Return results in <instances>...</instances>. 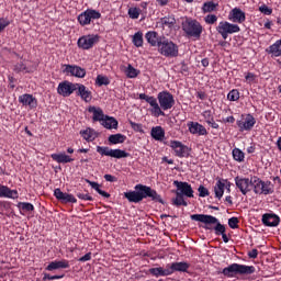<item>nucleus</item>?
Here are the masks:
<instances>
[{
    "instance_id": "a19ab883",
    "label": "nucleus",
    "mask_w": 281,
    "mask_h": 281,
    "mask_svg": "<svg viewBox=\"0 0 281 281\" xmlns=\"http://www.w3.org/2000/svg\"><path fill=\"white\" fill-rule=\"evenodd\" d=\"M133 44L135 47H142L144 45V34L142 32H137L133 35Z\"/></svg>"
},
{
    "instance_id": "69168bd1",
    "label": "nucleus",
    "mask_w": 281,
    "mask_h": 281,
    "mask_svg": "<svg viewBox=\"0 0 281 281\" xmlns=\"http://www.w3.org/2000/svg\"><path fill=\"white\" fill-rule=\"evenodd\" d=\"M249 258H258V249H252L249 254H248Z\"/></svg>"
},
{
    "instance_id": "473e14b6",
    "label": "nucleus",
    "mask_w": 281,
    "mask_h": 281,
    "mask_svg": "<svg viewBox=\"0 0 281 281\" xmlns=\"http://www.w3.org/2000/svg\"><path fill=\"white\" fill-rule=\"evenodd\" d=\"M250 186L254 188L255 194H262V180L260 178H251Z\"/></svg>"
},
{
    "instance_id": "412c9836",
    "label": "nucleus",
    "mask_w": 281,
    "mask_h": 281,
    "mask_svg": "<svg viewBox=\"0 0 281 281\" xmlns=\"http://www.w3.org/2000/svg\"><path fill=\"white\" fill-rule=\"evenodd\" d=\"M19 102L23 104L24 106H30V109H36L38 105L36 98H34L32 94H23L19 97Z\"/></svg>"
},
{
    "instance_id": "a18cd8bd",
    "label": "nucleus",
    "mask_w": 281,
    "mask_h": 281,
    "mask_svg": "<svg viewBox=\"0 0 281 281\" xmlns=\"http://www.w3.org/2000/svg\"><path fill=\"white\" fill-rule=\"evenodd\" d=\"M160 23L167 25V27H172L177 23V20H175V16H165L160 20Z\"/></svg>"
},
{
    "instance_id": "680f3d73",
    "label": "nucleus",
    "mask_w": 281,
    "mask_h": 281,
    "mask_svg": "<svg viewBox=\"0 0 281 281\" xmlns=\"http://www.w3.org/2000/svg\"><path fill=\"white\" fill-rule=\"evenodd\" d=\"M14 71H25V65L23 63L16 64L14 66Z\"/></svg>"
},
{
    "instance_id": "9d476101",
    "label": "nucleus",
    "mask_w": 281,
    "mask_h": 281,
    "mask_svg": "<svg viewBox=\"0 0 281 281\" xmlns=\"http://www.w3.org/2000/svg\"><path fill=\"white\" fill-rule=\"evenodd\" d=\"M98 41H100V36L98 35H85L78 40L77 45L81 49H91Z\"/></svg>"
},
{
    "instance_id": "9b49d317",
    "label": "nucleus",
    "mask_w": 281,
    "mask_h": 281,
    "mask_svg": "<svg viewBox=\"0 0 281 281\" xmlns=\"http://www.w3.org/2000/svg\"><path fill=\"white\" fill-rule=\"evenodd\" d=\"M78 87V83H71L69 81H64L59 83L57 88V92L59 95H63L64 98H69L74 91H76V88Z\"/></svg>"
},
{
    "instance_id": "e2e57ef3",
    "label": "nucleus",
    "mask_w": 281,
    "mask_h": 281,
    "mask_svg": "<svg viewBox=\"0 0 281 281\" xmlns=\"http://www.w3.org/2000/svg\"><path fill=\"white\" fill-rule=\"evenodd\" d=\"M91 260V252H87L85 256H82L80 259H79V262H87Z\"/></svg>"
},
{
    "instance_id": "4468645a",
    "label": "nucleus",
    "mask_w": 281,
    "mask_h": 281,
    "mask_svg": "<svg viewBox=\"0 0 281 281\" xmlns=\"http://www.w3.org/2000/svg\"><path fill=\"white\" fill-rule=\"evenodd\" d=\"M171 148H173L177 157H188L190 155L188 146L182 145L179 140L171 142Z\"/></svg>"
},
{
    "instance_id": "f03ea898",
    "label": "nucleus",
    "mask_w": 281,
    "mask_h": 281,
    "mask_svg": "<svg viewBox=\"0 0 281 281\" xmlns=\"http://www.w3.org/2000/svg\"><path fill=\"white\" fill-rule=\"evenodd\" d=\"M191 221H198V223H204V229H212V226L215 225L214 232L216 236H222L224 243H229V237L225 234V225L218 222V218L212 215L205 214H193L191 215Z\"/></svg>"
},
{
    "instance_id": "c85d7f7f",
    "label": "nucleus",
    "mask_w": 281,
    "mask_h": 281,
    "mask_svg": "<svg viewBox=\"0 0 281 281\" xmlns=\"http://www.w3.org/2000/svg\"><path fill=\"white\" fill-rule=\"evenodd\" d=\"M86 183H89V186L92 188V190H95V192H98V194H100L104 199H110L111 198L110 193H108L106 191H103L102 189H100V183L93 182V181H91L89 179H86Z\"/></svg>"
},
{
    "instance_id": "13d9d810",
    "label": "nucleus",
    "mask_w": 281,
    "mask_h": 281,
    "mask_svg": "<svg viewBox=\"0 0 281 281\" xmlns=\"http://www.w3.org/2000/svg\"><path fill=\"white\" fill-rule=\"evenodd\" d=\"M78 199H80L81 201H93V198L89 194H85V193H77Z\"/></svg>"
},
{
    "instance_id": "20e7f679",
    "label": "nucleus",
    "mask_w": 281,
    "mask_h": 281,
    "mask_svg": "<svg viewBox=\"0 0 281 281\" xmlns=\"http://www.w3.org/2000/svg\"><path fill=\"white\" fill-rule=\"evenodd\" d=\"M182 30L189 38H195V41H199L201 34H203V25H201L199 21L192 19H187L182 22Z\"/></svg>"
},
{
    "instance_id": "774afa93",
    "label": "nucleus",
    "mask_w": 281,
    "mask_h": 281,
    "mask_svg": "<svg viewBox=\"0 0 281 281\" xmlns=\"http://www.w3.org/2000/svg\"><path fill=\"white\" fill-rule=\"evenodd\" d=\"M158 5H168V0H156Z\"/></svg>"
},
{
    "instance_id": "f8f14e48",
    "label": "nucleus",
    "mask_w": 281,
    "mask_h": 281,
    "mask_svg": "<svg viewBox=\"0 0 281 281\" xmlns=\"http://www.w3.org/2000/svg\"><path fill=\"white\" fill-rule=\"evenodd\" d=\"M235 186L244 195L247 194V192H251V189H249L251 188V179L249 178L236 177Z\"/></svg>"
},
{
    "instance_id": "b1692460",
    "label": "nucleus",
    "mask_w": 281,
    "mask_h": 281,
    "mask_svg": "<svg viewBox=\"0 0 281 281\" xmlns=\"http://www.w3.org/2000/svg\"><path fill=\"white\" fill-rule=\"evenodd\" d=\"M190 133L192 135H207V130H205V126L196 123V122H191L188 124Z\"/></svg>"
},
{
    "instance_id": "a878e982",
    "label": "nucleus",
    "mask_w": 281,
    "mask_h": 281,
    "mask_svg": "<svg viewBox=\"0 0 281 281\" xmlns=\"http://www.w3.org/2000/svg\"><path fill=\"white\" fill-rule=\"evenodd\" d=\"M0 196H5L7 199H19V192H16V190H11L5 186H0Z\"/></svg>"
},
{
    "instance_id": "f257e3e1",
    "label": "nucleus",
    "mask_w": 281,
    "mask_h": 281,
    "mask_svg": "<svg viewBox=\"0 0 281 281\" xmlns=\"http://www.w3.org/2000/svg\"><path fill=\"white\" fill-rule=\"evenodd\" d=\"M124 196L130 203H142L144 199H150L155 203H161L162 205L165 203L164 199H161V195L157 193L156 190L144 184H136L134 191L125 192Z\"/></svg>"
},
{
    "instance_id": "1a4fd4ad",
    "label": "nucleus",
    "mask_w": 281,
    "mask_h": 281,
    "mask_svg": "<svg viewBox=\"0 0 281 281\" xmlns=\"http://www.w3.org/2000/svg\"><path fill=\"white\" fill-rule=\"evenodd\" d=\"M102 14L95 10H87L78 16L80 25H89L92 20L100 19Z\"/></svg>"
},
{
    "instance_id": "49530a36",
    "label": "nucleus",
    "mask_w": 281,
    "mask_h": 281,
    "mask_svg": "<svg viewBox=\"0 0 281 281\" xmlns=\"http://www.w3.org/2000/svg\"><path fill=\"white\" fill-rule=\"evenodd\" d=\"M233 158L235 161H244L245 160V153L243 150L235 148L233 149Z\"/></svg>"
},
{
    "instance_id": "4d7b16f0",
    "label": "nucleus",
    "mask_w": 281,
    "mask_h": 281,
    "mask_svg": "<svg viewBox=\"0 0 281 281\" xmlns=\"http://www.w3.org/2000/svg\"><path fill=\"white\" fill-rule=\"evenodd\" d=\"M259 12H261L262 14L269 15V14H272L273 10L267 7V4H263L259 8Z\"/></svg>"
},
{
    "instance_id": "864d4df0",
    "label": "nucleus",
    "mask_w": 281,
    "mask_h": 281,
    "mask_svg": "<svg viewBox=\"0 0 281 281\" xmlns=\"http://www.w3.org/2000/svg\"><path fill=\"white\" fill-rule=\"evenodd\" d=\"M198 192H199V196H202V198L210 196V191L207 190V188H204L203 186H200L198 188Z\"/></svg>"
},
{
    "instance_id": "5701e85b",
    "label": "nucleus",
    "mask_w": 281,
    "mask_h": 281,
    "mask_svg": "<svg viewBox=\"0 0 281 281\" xmlns=\"http://www.w3.org/2000/svg\"><path fill=\"white\" fill-rule=\"evenodd\" d=\"M76 91L77 95L81 97V100H85V102H91L93 97L91 95V91L87 90L85 85L77 83Z\"/></svg>"
},
{
    "instance_id": "09e8293b",
    "label": "nucleus",
    "mask_w": 281,
    "mask_h": 281,
    "mask_svg": "<svg viewBox=\"0 0 281 281\" xmlns=\"http://www.w3.org/2000/svg\"><path fill=\"white\" fill-rule=\"evenodd\" d=\"M204 21L209 25H214V23L218 21V16H216L215 14H209L204 18Z\"/></svg>"
},
{
    "instance_id": "2eb2a0df",
    "label": "nucleus",
    "mask_w": 281,
    "mask_h": 281,
    "mask_svg": "<svg viewBox=\"0 0 281 281\" xmlns=\"http://www.w3.org/2000/svg\"><path fill=\"white\" fill-rule=\"evenodd\" d=\"M65 72L75 76V78H85V76H87V70L85 68L74 65H66Z\"/></svg>"
},
{
    "instance_id": "dca6fc26",
    "label": "nucleus",
    "mask_w": 281,
    "mask_h": 281,
    "mask_svg": "<svg viewBox=\"0 0 281 281\" xmlns=\"http://www.w3.org/2000/svg\"><path fill=\"white\" fill-rule=\"evenodd\" d=\"M54 196L58 201H61V203H77L78 202V200L72 194L61 192L60 189H55Z\"/></svg>"
},
{
    "instance_id": "6e6552de",
    "label": "nucleus",
    "mask_w": 281,
    "mask_h": 281,
    "mask_svg": "<svg viewBox=\"0 0 281 281\" xmlns=\"http://www.w3.org/2000/svg\"><path fill=\"white\" fill-rule=\"evenodd\" d=\"M158 102L162 111H168L175 106V97L168 91H162L158 93Z\"/></svg>"
},
{
    "instance_id": "ea45409f",
    "label": "nucleus",
    "mask_w": 281,
    "mask_h": 281,
    "mask_svg": "<svg viewBox=\"0 0 281 281\" xmlns=\"http://www.w3.org/2000/svg\"><path fill=\"white\" fill-rule=\"evenodd\" d=\"M274 190H273V184L271 183V181H262L261 184V194H273Z\"/></svg>"
},
{
    "instance_id": "39448f33",
    "label": "nucleus",
    "mask_w": 281,
    "mask_h": 281,
    "mask_svg": "<svg viewBox=\"0 0 281 281\" xmlns=\"http://www.w3.org/2000/svg\"><path fill=\"white\" fill-rule=\"evenodd\" d=\"M158 49L162 56H167L169 58H176V56H179V46L173 44L172 41L166 40V37H162V42L160 43V46H158Z\"/></svg>"
},
{
    "instance_id": "393cba45",
    "label": "nucleus",
    "mask_w": 281,
    "mask_h": 281,
    "mask_svg": "<svg viewBox=\"0 0 281 281\" xmlns=\"http://www.w3.org/2000/svg\"><path fill=\"white\" fill-rule=\"evenodd\" d=\"M88 111L89 113H93V116H92L93 122H103V120L106 117L104 115V112L100 108L89 106Z\"/></svg>"
},
{
    "instance_id": "79ce46f5",
    "label": "nucleus",
    "mask_w": 281,
    "mask_h": 281,
    "mask_svg": "<svg viewBox=\"0 0 281 281\" xmlns=\"http://www.w3.org/2000/svg\"><path fill=\"white\" fill-rule=\"evenodd\" d=\"M125 74L127 78H137V76H139V70L135 69V67H133L132 65H128Z\"/></svg>"
},
{
    "instance_id": "37998d69",
    "label": "nucleus",
    "mask_w": 281,
    "mask_h": 281,
    "mask_svg": "<svg viewBox=\"0 0 281 281\" xmlns=\"http://www.w3.org/2000/svg\"><path fill=\"white\" fill-rule=\"evenodd\" d=\"M95 82L99 87H102V86L106 87V86L111 85V81L109 80V78L106 76H102V75H98Z\"/></svg>"
},
{
    "instance_id": "4c0bfd02",
    "label": "nucleus",
    "mask_w": 281,
    "mask_h": 281,
    "mask_svg": "<svg viewBox=\"0 0 281 281\" xmlns=\"http://www.w3.org/2000/svg\"><path fill=\"white\" fill-rule=\"evenodd\" d=\"M172 203L177 207H180V205L188 207V202L183 199V194L179 191L176 192V199L172 200Z\"/></svg>"
},
{
    "instance_id": "bb28decb",
    "label": "nucleus",
    "mask_w": 281,
    "mask_h": 281,
    "mask_svg": "<svg viewBox=\"0 0 281 281\" xmlns=\"http://www.w3.org/2000/svg\"><path fill=\"white\" fill-rule=\"evenodd\" d=\"M56 269H69V262L67 260L53 261L47 267V271H54Z\"/></svg>"
},
{
    "instance_id": "3c124183",
    "label": "nucleus",
    "mask_w": 281,
    "mask_h": 281,
    "mask_svg": "<svg viewBox=\"0 0 281 281\" xmlns=\"http://www.w3.org/2000/svg\"><path fill=\"white\" fill-rule=\"evenodd\" d=\"M130 19H139V9L137 8H130L128 9Z\"/></svg>"
},
{
    "instance_id": "8fccbe9b",
    "label": "nucleus",
    "mask_w": 281,
    "mask_h": 281,
    "mask_svg": "<svg viewBox=\"0 0 281 281\" xmlns=\"http://www.w3.org/2000/svg\"><path fill=\"white\" fill-rule=\"evenodd\" d=\"M20 207L24 212H34V205L32 203L22 202L20 203Z\"/></svg>"
},
{
    "instance_id": "72a5a7b5",
    "label": "nucleus",
    "mask_w": 281,
    "mask_h": 281,
    "mask_svg": "<svg viewBox=\"0 0 281 281\" xmlns=\"http://www.w3.org/2000/svg\"><path fill=\"white\" fill-rule=\"evenodd\" d=\"M166 135V132L161 126H156L151 128V137L156 139L157 142H161Z\"/></svg>"
},
{
    "instance_id": "0e129e2a",
    "label": "nucleus",
    "mask_w": 281,
    "mask_h": 281,
    "mask_svg": "<svg viewBox=\"0 0 281 281\" xmlns=\"http://www.w3.org/2000/svg\"><path fill=\"white\" fill-rule=\"evenodd\" d=\"M246 80H247L248 82H254V80H256V75H254L252 72H248V74L246 75Z\"/></svg>"
},
{
    "instance_id": "e433bc0d",
    "label": "nucleus",
    "mask_w": 281,
    "mask_h": 281,
    "mask_svg": "<svg viewBox=\"0 0 281 281\" xmlns=\"http://www.w3.org/2000/svg\"><path fill=\"white\" fill-rule=\"evenodd\" d=\"M108 140L110 144H124V142H126V136L123 134H112L109 136Z\"/></svg>"
},
{
    "instance_id": "f704fd0d",
    "label": "nucleus",
    "mask_w": 281,
    "mask_h": 281,
    "mask_svg": "<svg viewBox=\"0 0 281 281\" xmlns=\"http://www.w3.org/2000/svg\"><path fill=\"white\" fill-rule=\"evenodd\" d=\"M102 126H104V128H117V120H115V117H111V116H105V119H103L102 121Z\"/></svg>"
},
{
    "instance_id": "a211bd4d",
    "label": "nucleus",
    "mask_w": 281,
    "mask_h": 281,
    "mask_svg": "<svg viewBox=\"0 0 281 281\" xmlns=\"http://www.w3.org/2000/svg\"><path fill=\"white\" fill-rule=\"evenodd\" d=\"M255 124L256 119L251 114H248L245 121H237V126L239 127V131H251Z\"/></svg>"
},
{
    "instance_id": "6ab92c4d",
    "label": "nucleus",
    "mask_w": 281,
    "mask_h": 281,
    "mask_svg": "<svg viewBox=\"0 0 281 281\" xmlns=\"http://www.w3.org/2000/svg\"><path fill=\"white\" fill-rule=\"evenodd\" d=\"M190 269V263L186 261L180 262H173L169 266V273L172 276L176 271H179L180 273H186Z\"/></svg>"
},
{
    "instance_id": "2f4dec72",
    "label": "nucleus",
    "mask_w": 281,
    "mask_h": 281,
    "mask_svg": "<svg viewBox=\"0 0 281 281\" xmlns=\"http://www.w3.org/2000/svg\"><path fill=\"white\" fill-rule=\"evenodd\" d=\"M225 181L227 180H218L214 187V192L216 199H223V194H225Z\"/></svg>"
},
{
    "instance_id": "bf43d9fd",
    "label": "nucleus",
    "mask_w": 281,
    "mask_h": 281,
    "mask_svg": "<svg viewBox=\"0 0 281 281\" xmlns=\"http://www.w3.org/2000/svg\"><path fill=\"white\" fill-rule=\"evenodd\" d=\"M104 179H105V181H109L110 183H115V181H117V178H115L114 176H111L109 173L104 175Z\"/></svg>"
},
{
    "instance_id": "6e6d98bb",
    "label": "nucleus",
    "mask_w": 281,
    "mask_h": 281,
    "mask_svg": "<svg viewBox=\"0 0 281 281\" xmlns=\"http://www.w3.org/2000/svg\"><path fill=\"white\" fill-rule=\"evenodd\" d=\"M130 125L133 128V131H136L137 133H142L144 130L142 128V124L135 123L133 121H130Z\"/></svg>"
},
{
    "instance_id": "c03bdc74",
    "label": "nucleus",
    "mask_w": 281,
    "mask_h": 281,
    "mask_svg": "<svg viewBox=\"0 0 281 281\" xmlns=\"http://www.w3.org/2000/svg\"><path fill=\"white\" fill-rule=\"evenodd\" d=\"M216 3H214L213 1H209V2H205L202 7V10L204 13H207V12H214V10H216Z\"/></svg>"
},
{
    "instance_id": "338daca9",
    "label": "nucleus",
    "mask_w": 281,
    "mask_h": 281,
    "mask_svg": "<svg viewBox=\"0 0 281 281\" xmlns=\"http://www.w3.org/2000/svg\"><path fill=\"white\" fill-rule=\"evenodd\" d=\"M209 124L212 126V128H218V123L214 122V120L209 121Z\"/></svg>"
},
{
    "instance_id": "c756f323",
    "label": "nucleus",
    "mask_w": 281,
    "mask_h": 281,
    "mask_svg": "<svg viewBox=\"0 0 281 281\" xmlns=\"http://www.w3.org/2000/svg\"><path fill=\"white\" fill-rule=\"evenodd\" d=\"M149 273L151 276H155L156 278H159V276L166 277V276H170V268L169 266H167L166 268H151L149 269Z\"/></svg>"
},
{
    "instance_id": "f3484780",
    "label": "nucleus",
    "mask_w": 281,
    "mask_h": 281,
    "mask_svg": "<svg viewBox=\"0 0 281 281\" xmlns=\"http://www.w3.org/2000/svg\"><path fill=\"white\" fill-rule=\"evenodd\" d=\"M145 38L151 47H159L164 41V38L159 37V34L155 31L147 32Z\"/></svg>"
},
{
    "instance_id": "de8ad7c7",
    "label": "nucleus",
    "mask_w": 281,
    "mask_h": 281,
    "mask_svg": "<svg viewBox=\"0 0 281 281\" xmlns=\"http://www.w3.org/2000/svg\"><path fill=\"white\" fill-rule=\"evenodd\" d=\"M227 98L231 100V102H236V100H239L240 98V92H238V90H232Z\"/></svg>"
},
{
    "instance_id": "5fc2aeb1",
    "label": "nucleus",
    "mask_w": 281,
    "mask_h": 281,
    "mask_svg": "<svg viewBox=\"0 0 281 281\" xmlns=\"http://www.w3.org/2000/svg\"><path fill=\"white\" fill-rule=\"evenodd\" d=\"M10 25V20L5 18H0V32H3Z\"/></svg>"
},
{
    "instance_id": "aec40b11",
    "label": "nucleus",
    "mask_w": 281,
    "mask_h": 281,
    "mask_svg": "<svg viewBox=\"0 0 281 281\" xmlns=\"http://www.w3.org/2000/svg\"><path fill=\"white\" fill-rule=\"evenodd\" d=\"M262 223L267 227H278L280 225V217L276 214H263Z\"/></svg>"
},
{
    "instance_id": "052dcab7",
    "label": "nucleus",
    "mask_w": 281,
    "mask_h": 281,
    "mask_svg": "<svg viewBox=\"0 0 281 281\" xmlns=\"http://www.w3.org/2000/svg\"><path fill=\"white\" fill-rule=\"evenodd\" d=\"M63 276H49L47 273L44 274V280H60Z\"/></svg>"
},
{
    "instance_id": "7ed1b4c3",
    "label": "nucleus",
    "mask_w": 281,
    "mask_h": 281,
    "mask_svg": "<svg viewBox=\"0 0 281 281\" xmlns=\"http://www.w3.org/2000/svg\"><path fill=\"white\" fill-rule=\"evenodd\" d=\"M222 273L226 278H234L235 276H251V273H256V268L254 266L233 263L224 268Z\"/></svg>"
},
{
    "instance_id": "c9c22d12",
    "label": "nucleus",
    "mask_w": 281,
    "mask_h": 281,
    "mask_svg": "<svg viewBox=\"0 0 281 281\" xmlns=\"http://www.w3.org/2000/svg\"><path fill=\"white\" fill-rule=\"evenodd\" d=\"M80 135L83 137V139H86V142H93V139H95L98 137L95 132L91 128H87L85 131H81Z\"/></svg>"
},
{
    "instance_id": "423d86ee",
    "label": "nucleus",
    "mask_w": 281,
    "mask_h": 281,
    "mask_svg": "<svg viewBox=\"0 0 281 281\" xmlns=\"http://www.w3.org/2000/svg\"><path fill=\"white\" fill-rule=\"evenodd\" d=\"M97 153L102 157H113L114 159H124L130 157L131 154L122 149H111L109 147L97 146Z\"/></svg>"
},
{
    "instance_id": "603ef678",
    "label": "nucleus",
    "mask_w": 281,
    "mask_h": 281,
    "mask_svg": "<svg viewBox=\"0 0 281 281\" xmlns=\"http://www.w3.org/2000/svg\"><path fill=\"white\" fill-rule=\"evenodd\" d=\"M228 226L231 229H238V217H231L228 220Z\"/></svg>"
},
{
    "instance_id": "ddd939ff",
    "label": "nucleus",
    "mask_w": 281,
    "mask_h": 281,
    "mask_svg": "<svg viewBox=\"0 0 281 281\" xmlns=\"http://www.w3.org/2000/svg\"><path fill=\"white\" fill-rule=\"evenodd\" d=\"M173 186L177 187L178 190H180V194L182 196H188L189 199H192L194 196V190H192V186H190L188 182H179L178 180L173 181Z\"/></svg>"
},
{
    "instance_id": "58836bf2",
    "label": "nucleus",
    "mask_w": 281,
    "mask_h": 281,
    "mask_svg": "<svg viewBox=\"0 0 281 281\" xmlns=\"http://www.w3.org/2000/svg\"><path fill=\"white\" fill-rule=\"evenodd\" d=\"M269 53L272 54V56H281V40H278L269 47Z\"/></svg>"
},
{
    "instance_id": "0eeeda50",
    "label": "nucleus",
    "mask_w": 281,
    "mask_h": 281,
    "mask_svg": "<svg viewBox=\"0 0 281 281\" xmlns=\"http://www.w3.org/2000/svg\"><path fill=\"white\" fill-rule=\"evenodd\" d=\"M216 31L218 32V34H221L224 41H227V36H229V34H236L237 32H240V26H238V24H232L229 22H220Z\"/></svg>"
},
{
    "instance_id": "7c9ffc66",
    "label": "nucleus",
    "mask_w": 281,
    "mask_h": 281,
    "mask_svg": "<svg viewBox=\"0 0 281 281\" xmlns=\"http://www.w3.org/2000/svg\"><path fill=\"white\" fill-rule=\"evenodd\" d=\"M147 102L154 109V113L157 115V117H159V115H166V113L161 111V108L159 106V103H157V99H155V97H148Z\"/></svg>"
},
{
    "instance_id": "4be33fe9",
    "label": "nucleus",
    "mask_w": 281,
    "mask_h": 281,
    "mask_svg": "<svg viewBox=\"0 0 281 281\" xmlns=\"http://www.w3.org/2000/svg\"><path fill=\"white\" fill-rule=\"evenodd\" d=\"M228 19L229 21H233V23H245V12L235 8L231 11Z\"/></svg>"
},
{
    "instance_id": "cd10ccee",
    "label": "nucleus",
    "mask_w": 281,
    "mask_h": 281,
    "mask_svg": "<svg viewBox=\"0 0 281 281\" xmlns=\"http://www.w3.org/2000/svg\"><path fill=\"white\" fill-rule=\"evenodd\" d=\"M52 159L54 161H57V164H71V161H74V159L69 156H67V154L61 153V154H52Z\"/></svg>"
}]
</instances>
